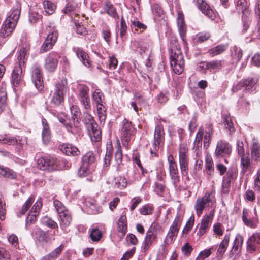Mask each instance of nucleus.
Wrapping results in <instances>:
<instances>
[{
  "mask_svg": "<svg viewBox=\"0 0 260 260\" xmlns=\"http://www.w3.org/2000/svg\"><path fill=\"white\" fill-rule=\"evenodd\" d=\"M15 6H13L12 13L3 24L0 35L3 38L9 36L15 28L20 17L21 4L20 0H15Z\"/></svg>",
  "mask_w": 260,
  "mask_h": 260,
  "instance_id": "obj_1",
  "label": "nucleus"
},
{
  "mask_svg": "<svg viewBox=\"0 0 260 260\" xmlns=\"http://www.w3.org/2000/svg\"><path fill=\"white\" fill-rule=\"evenodd\" d=\"M170 65L177 74H181L184 70V56L180 50L177 46L172 48L170 51Z\"/></svg>",
  "mask_w": 260,
  "mask_h": 260,
  "instance_id": "obj_2",
  "label": "nucleus"
},
{
  "mask_svg": "<svg viewBox=\"0 0 260 260\" xmlns=\"http://www.w3.org/2000/svg\"><path fill=\"white\" fill-rule=\"evenodd\" d=\"M215 203V196L212 192H207L202 197L198 198L194 205L197 215L200 216L204 210L213 207Z\"/></svg>",
  "mask_w": 260,
  "mask_h": 260,
  "instance_id": "obj_3",
  "label": "nucleus"
},
{
  "mask_svg": "<svg viewBox=\"0 0 260 260\" xmlns=\"http://www.w3.org/2000/svg\"><path fill=\"white\" fill-rule=\"evenodd\" d=\"M70 111L72 117L69 122L65 123V127L73 134L80 136L82 134V129L78 119L80 114V109L77 105H72L70 107Z\"/></svg>",
  "mask_w": 260,
  "mask_h": 260,
  "instance_id": "obj_4",
  "label": "nucleus"
},
{
  "mask_svg": "<svg viewBox=\"0 0 260 260\" xmlns=\"http://www.w3.org/2000/svg\"><path fill=\"white\" fill-rule=\"evenodd\" d=\"M136 132V129L132 123L126 119L122 122L121 128V138L123 145L127 146L133 136Z\"/></svg>",
  "mask_w": 260,
  "mask_h": 260,
  "instance_id": "obj_5",
  "label": "nucleus"
},
{
  "mask_svg": "<svg viewBox=\"0 0 260 260\" xmlns=\"http://www.w3.org/2000/svg\"><path fill=\"white\" fill-rule=\"evenodd\" d=\"M179 162L182 175L186 176L188 172L189 153L185 144L179 145Z\"/></svg>",
  "mask_w": 260,
  "mask_h": 260,
  "instance_id": "obj_6",
  "label": "nucleus"
},
{
  "mask_svg": "<svg viewBox=\"0 0 260 260\" xmlns=\"http://www.w3.org/2000/svg\"><path fill=\"white\" fill-rule=\"evenodd\" d=\"M37 167L41 170L49 172L61 168L59 166L58 160L51 156L43 157L38 159Z\"/></svg>",
  "mask_w": 260,
  "mask_h": 260,
  "instance_id": "obj_7",
  "label": "nucleus"
},
{
  "mask_svg": "<svg viewBox=\"0 0 260 260\" xmlns=\"http://www.w3.org/2000/svg\"><path fill=\"white\" fill-rule=\"evenodd\" d=\"M168 161L169 162V172L171 181L174 188L177 189L180 182L178 166L173 156L171 154L168 156Z\"/></svg>",
  "mask_w": 260,
  "mask_h": 260,
  "instance_id": "obj_8",
  "label": "nucleus"
},
{
  "mask_svg": "<svg viewBox=\"0 0 260 260\" xmlns=\"http://www.w3.org/2000/svg\"><path fill=\"white\" fill-rule=\"evenodd\" d=\"M182 217L180 214H177L165 239V243L170 245L173 243L177 236L181 225Z\"/></svg>",
  "mask_w": 260,
  "mask_h": 260,
  "instance_id": "obj_9",
  "label": "nucleus"
},
{
  "mask_svg": "<svg viewBox=\"0 0 260 260\" xmlns=\"http://www.w3.org/2000/svg\"><path fill=\"white\" fill-rule=\"evenodd\" d=\"M67 81L61 80L55 85L54 92L53 93L51 103L55 105H59L63 102L64 100V93L67 90Z\"/></svg>",
  "mask_w": 260,
  "mask_h": 260,
  "instance_id": "obj_10",
  "label": "nucleus"
},
{
  "mask_svg": "<svg viewBox=\"0 0 260 260\" xmlns=\"http://www.w3.org/2000/svg\"><path fill=\"white\" fill-rule=\"evenodd\" d=\"M79 100L84 109L86 111L91 110V104L89 96V89L84 84H79L78 87Z\"/></svg>",
  "mask_w": 260,
  "mask_h": 260,
  "instance_id": "obj_11",
  "label": "nucleus"
},
{
  "mask_svg": "<svg viewBox=\"0 0 260 260\" xmlns=\"http://www.w3.org/2000/svg\"><path fill=\"white\" fill-rule=\"evenodd\" d=\"M246 5L247 2L246 0H237V10L239 11H241L243 14L242 16V21L243 22L242 32H245L248 29L251 21L250 17L247 15L248 10H247Z\"/></svg>",
  "mask_w": 260,
  "mask_h": 260,
  "instance_id": "obj_12",
  "label": "nucleus"
},
{
  "mask_svg": "<svg viewBox=\"0 0 260 260\" xmlns=\"http://www.w3.org/2000/svg\"><path fill=\"white\" fill-rule=\"evenodd\" d=\"M59 55L55 52L48 54L45 59L44 68L48 72H54L58 65Z\"/></svg>",
  "mask_w": 260,
  "mask_h": 260,
  "instance_id": "obj_13",
  "label": "nucleus"
},
{
  "mask_svg": "<svg viewBox=\"0 0 260 260\" xmlns=\"http://www.w3.org/2000/svg\"><path fill=\"white\" fill-rule=\"evenodd\" d=\"M32 81L36 87L39 90L43 89V79L41 67L38 64H34L31 67Z\"/></svg>",
  "mask_w": 260,
  "mask_h": 260,
  "instance_id": "obj_14",
  "label": "nucleus"
},
{
  "mask_svg": "<svg viewBox=\"0 0 260 260\" xmlns=\"http://www.w3.org/2000/svg\"><path fill=\"white\" fill-rule=\"evenodd\" d=\"M259 80V77L255 75L251 78H248L240 82L237 86L239 89L245 91H253L256 90L255 85Z\"/></svg>",
  "mask_w": 260,
  "mask_h": 260,
  "instance_id": "obj_15",
  "label": "nucleus"
},
{
  "mask_svg": "<svg viewBox=\"0 0 260 260\" xmlns=\"http://www.w3.org/2000/svg\"><path fill=\"white\" fill-rule=\"evenodd\" d=\"M215 213V209H213L208 214H205L201 221V225L197 232V235L201 237L203 235L208 229L210 223L212 222Z\"/></svg>",
  "mask_w": 260,
  "mask_h": 260,
  "instance_id": "obj_16",
  "label": "nucleus"
},
{
  "mask_svg": "<svg viewBox=\"0 0 260 260\" xmlns=\"http://www.w3.org/2000/svg\"><path fill=\"white\" fill-rule=\"evenodd\" d=\"M165 132L162 125L157 124L155 129L154 135V149L156 150L165 140Z\"/></svg>",
  "mask_w": 260,
  "mask_h": 260,
  "instance_id": "obj_17",
  "label": "nucleus"
},
{
  "mask_svg": "<svg viewBox=\"0 0 260 260\" xmlns=\"http://www.w3.org/2000/svg\"><path fill=\"white\" fill-rule=\"evenodd\" d=\"M198 8L201 11L209 18L213 19L215 17V13L210 6L204 0H194Z\"/></svg>",
  "mask_w": 260,
  "mask_h": 260,
  "instance_id": "obj_18",
  "label": "nucleus"
},
{
  "mask_svg": "<svg viewBox=\"0 0 260 260\" xmlns=\"http://www.w3.org/2000/svg\"><path fill=\"white\" fill-rule=\"evenodd\" d=\"M231 146L228 143L220 141L217 142L215 154L216 156H225L231 153Z\"/></svg>",
  "mask_w": 260,
  "mask_h": 260,
  "instance_id": "obj_19",
  "label": "nucleus"
},
{
  "mask_svg": "<svg viewBox=\"0 0 260 260\" xmlns=\"http://www.w3.org/2000/svg\"><path fill=\"white\" fill-rule=\"evenodd\" d=\"M249 211L247 209H243L242 213V220L245 225L251 228L256 226V222L257 220V214L256 208L254 209L255 217H249Z\"/></svg>",
  "mask_w": 260,
  "mask_h": 260,
  "instance_id": "obj_20",
  "label": "nucleus"
},
{
  "mask_svg": "<svg viewBox=\"0 0 260 260\" xmlns=\"http://www.w3.org/2000/svg\"><path fill=\"white\" fill-rule=\"evenodd\" d=\"M59 225L61 229L65 232H67V228L70 226L71 223L72 218L70 211L66 212L59 215Z\"/></svg>",
  "mask_w": 260,
  "mask_h": 260,
  "instance_id": "obj_21",
  "label": "nucleus"
},
{
  "mask_svg": "<svg viewBox=\"0 0 260 260\" xmlns=\"http://www.w3.org/2000/svg\"><path fill=\"white\" fill-rule=\"evenodd\" d=\"M22 79V68L20 65H15L12 74V83L14 86L19 85Z\"/></svg>",
  "mask_w": 260,
  "mask_h": 260,
  "instance_id": "obj_22",
  "label": "nucleus"
},
{
  "mask_svg": "<svg viewBox=\"0 0 260 260\" xmlns=\"http://www.w3.org/2000/svg\"><path fill=\"white\" fill-rule=\"evenodd\" d=\"M60 150L69 156H77L80 153L78 149L70 144H63L59 146Z\"/></svg>",
  "mask_w": 260,
  "mask_h": 260,
  "instance_id": "obj_23",
  "label": "nucleus"
},
{
  "mask_svg": "<svg viewBox=\"0 0 260 260\" xmlns=\"http://www.w3.org/2000/svg\"><path fill=\"white\" fill-rule=\"evenodd\" d=\"M234 179V172L229 170L226 175L223 176L222 180V192L227 194L229 192L231 182Z\"/></svg>",
  "mask_w": 260,
  "mask_h": 260,
  "instance_id": "obj_24",
  "label": "nucleus"
},
{
  "mask_svg": "<svg viewBox=\"0 0 260 260\" xmlns=\"http://www.w3.org/2000/svg\"><path fill=\"white\" fill-rule=\"evenodd\" d=\"M205 173L211 178L214 175V167L212 158L209 153H207L205 157Z\"/></svg>",
  "mask_w": 260,
  "mask_h": 260,
  "instance_id": "obj_25",
  "label": "nucleus"
},
{
  "mask_svg": "<svg viewBox=\"0 0 260 260\" xmlns=\"http://www.w3.org/2000/svg\"><path fill=\"white\" fill-rule=\"evenodd\" d=\"M230 234H226L224 236L222 241L219 244L218 248L217 250V256L218 257H222L226 251L228 247L230 242Z\"/></svg>",
  "mask_w": 260,
  "mask_h": 260,
  "instance_id": "obj_26",
  "label": "nucleus"
},
{
  "mask_svg": "<svg viewBox=\"0 0 260 260\" xmlns=\"http://www.w3.org/2000/svg\"><path fill=\"white\" fill-rule=\"evenodd\" d=\"M222 61L214 60L206 62V69L211 72L216 73L219 72L223 67Z\"/></svg>",
  "mask_w": 260,
  "mask_h": 260,
  "instance_id": "obj_27",
  "label": "nucleus"
},
{
  "mask_svg": "<svg viewBox=\"0 0 260 260\" xmlns=\"http://www.w3.org/2000/svg\"><path fill=\"white\" fill-rule=\"evenodd\" d=\"M82 164L93 169L95 162V157L92 152H88L82 157Z\"/></svg>",
  "mask_w": 260,
  "mask_h": 260,
  "instance_id": "obj_28",
  "label": "nucleus"
},
{
  "mask_svg": "<svg viewBox=\"0 0 260 260\" xmlns=\"http://www.w3.org/2000/svg\"><path fill=\"white\" fill-rule=\"evenodd\" d=\"M243 242V237L240 234H237L234 240L231 252L232 253H238L241 251Z\"/></svg>",
  "mask_w": 260,
  "mask_h": 260,
  "instance_id": "obj_29",
  "label": "nucleus"
},
{
  "mask_svg": "<svg viewBox=\"0 0 260 260\" xmlns=\"http://www.w3.org/2000/svg\"><path fill=\"white\" fill-rule=\"evenodd\" d=\"M42 123L43 126L42 130V139L45 144H47L50 139V131L46 119L43 118Z\"/></svg>",
  "mask_w": 260,
  "mask_h": 260,
  "instance_id": "obj_30",
  "label": "nucleus"
},
{
  "mask_svg": "<svg viewBox=\"0 0 260 260\" xmlns=\"http://www.w3.org/2000/svg\"><path fill=\"white\" fill-rule=\"evenodd\" d=\"M126 217L124 215L121 216L117 222V230L121 234L120 236L123 237L127 231Z\"/></svg>",
  "mask_w": 260,
  "mask_h": 260,
  "instance_id": "obj_31",
  "label": "nucleus"
},
{
  "mask_svg": "<svg viewBox=\"0 0 260 260\" xmlns=\"http://www.w3.org/2000/svg\"><path fill=\"white\" fill-rule=\"evenodd\" d=\"M94 127L95 128H88L87 130L91 141L96 142L100 141L101 139V132L98 124H96V127Z\"/></svg>",
  "mask_w": 260,
  "mask_h": 260,
  "instance_id": "obj_32",
  "label": "nucleus"
},
{
  "mask_svg": "<svg viewBox=\"0 0 260 260\" xmlns=\"http://www.w3.org/2000/svg\"><path fill=\"white\" fill-rule=\"evenodd\" d=\"M213 134V129L211 125L207 126L205 133L203 135L204 146L207 149L210 145L211 140V136Z\"/></svg>",
  "mask_w": 260,
  "mask_h": 260,
  "instance_id": "obj_33",
  "label": "nucleus"
},
{
  "mask_svg": "<svg viewBox=\"0 0 260 260\" xmlns=\"http://www.w3.org/2000/svg\"><path fill=\"white\" fill-rule=\"evenodd\" d=\"M204 135L203 130L200 128L199 132L197 133L196 137V139L194 142L193 148L195 149L197 152V155L198 157H200L201 153L199 152V148L201 147L202 145V140Z\"/></svg>",
  "mask_w": 260,
  "mask_h": 260,
  "instance_id": "obj_34",
  "label": "nucleus"
},
{
  "mask_svg": "<svg viewBox=\"0 0 260 260\" xmlns=\"http://www.w3.org/2000/svg\"><path fill=\"white\" fill-rule=\"evenodd\" d=\"M63 249V247L61 245L55 248L53 251L48 254H47L42 258L40 260H55L57 257L60 255Z\"/></svg>",
  "mask_w": 260,
  "mask_h": 260,
  "instance_id": "obj_35",
  "label": "nucleus"
},
{
  "mask_svg": "<svg viewBox=\"0 0 260 260\" xmlns=\"http://www.w3.org/2000/svg\"><path fill=\"white\" fill-rule=\"evenodd\" d=\"M0 175L11 179H15L17 177V174L14 171L3 166H0Z\"/></svg>",
  "mask_w": 260,
  "mask_h": 260,
  "instance_id": "obj_36",
  "label": "nucleus"
},
{
  "mask_svg": "<svg viewBox=\"0 0 260 260\" xmlns=\"http://www.w3.org/2000/svg\"><path fill=\"white\" fill-rule=\"evenodd\" d=\"M0 175L11 179H15L17 177V174L14 171L3 166H0Z\"/></svg>",
  "mask_w": 260,
  "mask_h": 260,
  "instance_id": "obj_37",
  "label": "nucleus"
},
{
  "mask_svg": "<svg viewBox=\"0 0 260 260\" xmlns=\"http://www.w3.org/2000/svg\"><path fill=\"white\" fill-rule=\"evenodd\" d=\"M251 156L254 160L258 161L260 160V145L257 142H252L251 148Z\"/></svg>",
  "mask_w": 260,
  "mask_h": 260,
  "instance_id": "obj_38",
  "label": "nucleus"
},
{
  "mask_svg": "<svg viewBox=\"0 0 260 260\" xmlns=\"http://www.w3.org/2000/svg\"><path fill=\"white\" fill-rule=\"evenodd\" d=\"M83 121L86 125L87 129L94 128H95L94 126L96 127L97 123L95 122L93 117L87 111L84 113Z\"/></svg>",
  "mask_w": 260,
  "mask_h": 260,
  "instance_id": "obj_39",
  "label": "nucleus"
},
{
  "mask_svg": "<svg viewBox=\"0 0 260 260\" xmlns=\"http://www.w3.org/2000/svg\"><path fill=\"white\" fill-rule=\"evenodd\" d=\"M29 48L26 46L20 50L19 54L18 56L19 63L16 65H20V66L22 67V65L25 63V61L27 60V54Z\"/></svg>",
  "mask_w": 260,
  "mask_h": 260,
  "instance_id": "obj_40",
  "label": "nucleus"
},
{
  "mask_svg": "<svg viewBox=\"0 0 260 260\" xmlns=\"http://www.w3.org/2000/svg\"><path fill=\"white\" fill-rule=\"evenodd\" d=\"M240 156L241 157V165L242 167V172L244 173L249 169L251 161L248 155H243Z\"/></svg>",
  "mask_w": 260,
  "mask_h": 260,
  "instance_id": "obj_41",
  "label": "nucleus"
},
{
  "mask_svg": "<svg viewBox=\"0 0 260 260\" xmlns=\"http://www.w3.org/2000/svg\"><path fill=\"white\" fill-rule=\"evenodd\" d=\"M226 49V45L224 44L219 45L209 50V53L211 57H213L222 53Z\"/></svg>",
  "mask_w": 260,
  "mask_h": 260,
  "instance_id": "obj_42",
  "label": "nucleus"
},
{
  "mask_svg": "<svg viewBox=\"0 0 260 260\" xmlns=\"http://www.w3.org/2000/svg\"><path fill=\"white\" fill-rule=\"evenodd\" d=\"M76 54L84 66L89 67L90 65L88 54L82 50L78 49Z\"/></svg>",
  "mask_w": 260,
  "mask_h": 260,
  "instance_id": "obj_43",
  "label": "nucleus"
},
{
  "mask_svg": "<svg viewBox=\"0 0 260 260\" xmlns=\"http://www.w3.org/2000/svg\"><path fill=\"white\" fill-rule=\"evenodd\" d=\"M92 99L96 105L103 103L104 96L102 92L99 89H96L92 93Z\"/></svg>",
  "mask_w": 260,
  "mask_h": 260,
  "instance_id": "obj_44",
  "label": "nucleus"
},
{
  "mask_svg": "<svg viewBox=\"0 0 260 260\" xmlns=\"http://www.w3.org/2000/svg\"><path fill=\"white\" fill-rule=\"evenodd\" d=\"M42 223L51 229H57L58 225L57 223L52 218L48 216H44L41 219Z\"/></svg>",
  "mask_w": 260,
  "mask_h": 260,
  "instance_id": "obj_45",
  "label": "nucleus"
},
{
  "mask_svg": "<svg viewBox=\"0 0 260 260\" xmlns=\"http://www.w3.org/2000/svg\"><path fill=\"white\" fill-rule=\"evenodd\" d=\"M127 184V180L125 178L119 176L115 178L114 184V187L123 189L126 187Z\"/></svg>",
  "mask_w": 260,
  "mask_h": 260,
  "instance_id": "obj_46",
  "label": "nucleus"
},
{
  "mask_svg": "<svg viewBox=\"0 0 260 260\" xmlns=\"http://www.w3.org/2000/svg\"><path fill=\"white\" fill-rule=\"evenodd\" d=\"M43 4L45 11L48 14L51 15L55 12L56 6L51 2L45 0L43 2Z\"/></svg>",
  "mask_w": 260,
  "mask_h": 260,
  "instance_id": "obj_47",
  "label": "nucleus"
},
{
  "mask_svg": "<svg viewBox=\"0 0 260 260\" xmlns=\"http://www.w3.org/2000/svg\"><path fill=\"white\" fill-rule=\"evenodd\" d=\"M49 28L50 30H49V34L46 39L54 45L58 38V32L55 28H51V27Z\"/></svg>",
  "mask_w": 260,
  "mask_h": 260,
  "instance_id": "obj_48",
  "label": "nucleus"
},
{
  "mask_svg": "<svg viewBox=\"0 0 260 260\" xmlns=\"http://www.w3.org/2000/svg\"><path fill=\"white\" fill-rule=\"evenodd\" d=\"M105 9L107 13L110 16L115 18H118V15L115 9L113 7V5L110 2H106L105 4Z\"/></svg>",
  "mask_w": 260,
  "mask_h": 260,
  "instance_id": "obj_49",
  "label": "nucleus"
},
{
  "mask_svg": "<svg viewBox=\"0 0 260 260\" xmlns=\"http://www.w3.org/2000/svg\"><path fill=\"white\" fill-rule=\"evenodd\" d=\"M39 11L41 12V10H39L36 11L34 9H30L29 15V20L31 23H36L42 17V16L40 14Z\"/></svg>",
  "mask_w": 260,
  "mask_h": 260,
  "instance_id": "obj_50",
  "label": "nucleus"
},
{
  "mask_svg": "<svg viewBox=\"0 0 260 260\" xmlns=\"http://www.w3.org/2000/svg\"><path fill=\"white\" fill-rule=\"evenodd\" d=\"M53 205L58 215L69 210L60 201L57 199L54 200Z\"/></svg>",
  "mask_w": 260,
  "mask_h": 260,
  "instance_id": "obj_51",
  "label": "nucleus"
},
{
  "mask_svg": "<svg viewBox=\"0 0 260 260\" xmlns=\"http://www.w3.org/2000/svg\"><path fill=\"white\" fill-rule=\"evenodd\" d=\"M7 93L5 90L2 88L0 89V114L3 112L7 106Z\"/></svg>",
  "mask_w": 260,
  "mask_h": 260,
  "instance_id": "obj_52",
  "label": "nucleus"
},
{
  "mask_svg": "<svg viewBox=\"0 0 260 260\" xmlns=\"http://www.w3.org/2000/svg\"><path fill=\"white\" fill-rule=\"evenodd\" d=\"M98 114L100 120L104 121L106 117V108L103 103L96 105Z\"/></svg>",
  "mask_w": 260,
  "mask_h": 260,
  "instance_id": "obj_53",
  "label": "nucleus"
},
{
  "mask_svg": "<svg viewBox=\"0 0 260 260\" xmlns=\"http://www.w3.org/2000/svg\"><path fill=\"white\" fill-rule=\"evenodd\" d=\"M102 236V233L98 228H94L91 230L90 237L93 241H98Z\"/></svg>",
  "mask_w": 260,
  "mask_h": 260,
  "instance_id": "obj_54",
  "label": "nucleus"
},
{
  "mask_svg": "<svg viewBox=\"0 0 260 260\" xmlns=\"http://www.w3.org/2000/svg\"><path fill=\"white\" fill-rule=\"evenodd\" d=\"M37 238L39 241L43 242H47L48 241L47 233L40 228H37L36 232Z\"/></svg>",
  "mask_w": 260,
  "mask_h": 260,
  "instance_id": "obj_55",
  "label": "nucleus"
},
{
  "mask_svg": "<svg viewBox=\"0 0 260 260\" xmlns=\"http://www.w3.org/2000/svg\"><path fill=\"white\" fill-rule=\"evenodd\" d=\"M5 202L3 196L0 193V219L4 220L6 217Z\"/></svg>",
  "mask_w": 260,
  "mask_h": 260,
  "instance_id": "obj_56",
  "label": "nucleus"
},
{
  "mask_svg": "<svg viewBox=\"0 0 260 260\" xmlns=\"http://www.w3.org/2000/svg\"><path fill=\"white\" fill-rule=\"evenodd\" d=\"M257 244L254 242L252 239L250 237L247 241V250L250 253H253L257 249Z\"/></svg>",
  "mask_w": 260,
  "mask_h": 260,
  "instance_id": "obj_57",
  "label": "nucleus"
},
{
  "mask_svg": "<svg viewBox=\"0 0 260 260\" xmlns=\"http://www.w3.org/2000/svg\"><path fill=\"white\" fill-rule=\"evenodd\" d=\"M122 156L121 148L120 146H118L117 147V150L115 153V160L117 165L119 166L121 164Z\"/></svg>",
  "mask_w": 260,
  "mask_h": 260,
  "instance_id": "obj_58",
  "label": "nucleus"
},
{
  "mask_svg": "<svg viewBox=\"0 0 260 260\" xmlns=\"http://www.w3.org/2000/svg\"><path fill=\"white\" fill-rule=\"evenodd\" d=\"M225 127L227 132L231 134L234 132L233 124L231 121V118L229 116H226L225 120Z\"/></svg>",
  "mask_w": 260,
  "mask_h": 260,
  "instance_id": "obj_59",
  "label": "nucleus"
},
{
  "mask_svg": "<svg viewBox=\"0 0 260 260\" xmlns=\"http://www.w3.org/2000/svg\"><path fill=\"white\" fill-rule=\"evenodd\" d=\"M34 201V199L32 197L29 198L23 205L21 211V214L24 215L26 212L28 210L29 207L31 206Z\"/></svg>",
  "mask_w": 260,
  "mask_h": 260,
  "instance_id": "obj_60",
  "label": "nucleus"
},
{
  "mask_svg": "<svg viewBox=\"0 0 260 260\" xmlns=\"http://www.w3.org/2000/svg\"><path fill=\"white\" fill-rule=\"evenodd\" d=\"M77 4L73 2H68L63 9V12L65 14L69 13L75 10Z\"/></svg>",
  "mask_w": 260,
  "mask_h": 260,
  "instance_id": "obj_61",
  "label": "nucleus"
},
{
  "mask_svg": "<svg viewBox=\"0 0 260 260\" xmlns=\"http://www.w3.org/2000/svg\"><path fill=\"white\" fill-rule=\"evenodd\" d=\"M194 221V215H192L187 221L186 225L183 229V232L187 233L189 231L193 225Z\"/></svg>",
  "mask_w": 260,
  "mask_h": 260,
  "instance_id": "obj_62",
  "label": "nucleus"
},
{
  "mask_svg": "<svg viewBox=\"0 0 260 260\" xmlns=\"http://www.w3.org/2000/svg\"><path fill=\"white\" fill-rule=\"evenodd\" d=\"M210 37L209 33H199L197 35L196 41L198 43H202Z\"/></svg>",
  "mask_w": 260,
  "mask_h": 260,
  "instance_id": "obj_63",
  "label": "nucleus"
},
{
  "mask_svg": "<svg viewBox=\"0 0 260 260\" xmlns=\"http://www.w3.org/2000/svg\"><path fill=\"white\" fill-rule=\"evenodd\" d=\"M255 14L258 19V35L260 38V1H258L256 6H255Z\"/></svg>",
  "mask_w": 260,
  "mask_h": 260,
  "instance_id": "obj_64",
  "label": "nucleus"
}]
</instances>
